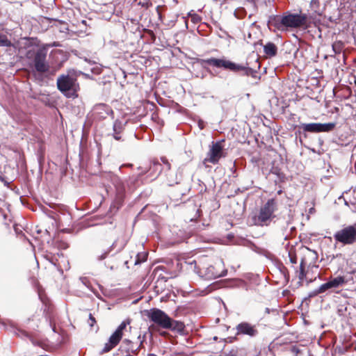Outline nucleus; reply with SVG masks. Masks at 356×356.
<instances>
[{
	"instance_id": "0eeeda50",
	"label": "nucleus",
	"mask_w": 356,
	"mask_h": 356,
	"mask_svg": "<svg viewBox=\"0 0 356 356\" xmlns=\"http://www.w3.org/2000/svg\"><path fill=\"white\" fill-rule=\"evenodd\" d=\"M337 242L343 245H351L356 242V224L346 226L334 234Z\"/></svg>"
},
{
	"instance_id": "f3484780",
	"label": "nucleus",
	"mask_w": 356,
	"mask_h": 356,
	"mask_svg": "<svg viewBox=\"0 0 356 356\" xmlns=\"http://www.w3.org/2000/svg\"><path fill=\"white\" fill-rule=\"evenodd\" d=\"M307 266V262L306 257H303L301 259L300 264V269L296 271L297 276L300 280V282H302L306 277V273L305 271V267Z\"/></svg>"
},
{
	"instance_id": "6e6552de",
	"label": "nucleus",
	"mask_w": 356,
	"mask_h": 356,
	"mask_svg": "<svg viewBox=\"0 0 356 356\" xmlns=\"http://www.w3.org/2000/svg\"><path fill=\"white\" fill-rule=\"evenodd\" d=\"M131 323L130 319L123 321L120 325L117 327L115 331L109 337L108 342L104 345L102 353H105L115 348L120 341L123 337V332L126 329L127 326Z\"/></svg>"
},
{
	"instance_id": "20e7f679",
	"label": "nucleus",
	"mask_w": 356,
	"mask_h": 356,
	"mask_svg": "<svg viewBox=\"0 0 356 356\" xmlns=\"http://www.w3.org/2000/svg\"><path fill=\"white\" fill-rule=\"evenodd\" d=\"M307 17L305 15L290 14L276 20L275 26L284 31L287 28H299L306 24Z\"/></svg>"
},
{
	"instance_id": "4468645a",
	"label": "nucleus",
	"mask_w": 356,
	"mask_h": 356,
	"mask_svg": "<svg viewBox=\"0 0 356 356\" xmlns=\"http://www.w3.org/2000/svg\"><path fill=\"white\" fill-rule=\"evenodd\" d=\"M126 243V241L124 240L118 245V241H115L109 248H108L106 250H104L101 254H97V259L99 261L104 259L105 258H106V257L111 252V251L115 248H118L117 252L121 251L124 248Z\"/></svg>"
},
{
	"instance_id": "423d86ee",
	"label": "nucleus",
	"mask_w": 356,
	"mask_h": 356,
	"mask_svg": "<svg viewBox=\"0 0 356 356\" xmlns=\"http://www.w3.org/2000/svg\"><path fill=\"white\" fill-rule=\"evenodd\" d=\"M147 318L156 326L168 329L172 327L170 324V317L161 309L152 308L146 311Z\"/></svg>"
},
{
	"instance_id": "f03ea898",
	"label": "nucleus",
	"mask_w": 356,
	"mask_h": 356,
	"mask_svg": "<svg viewBox=\"0 0 356 356\" xmlns=\"http://www.w3.org/2000/svg\"><path fill=\"white\" fill-rule=\"evenodd\" d=\"M58 89L67 98H76L79 85L74 75L67 74L60 75L56 81Z\"/></svg>"
},
{
	"instance_id": "dca6fc26",
	"label": "nucleus",
	"mask_w": 356,
	"mask_h": 356,
	"mask_svg": "<svg viewBox=\"0 0 356 356\" xmlns=\"http://www.w3.org/2000/svg\"><path fill=\"white\" fill-rule=\"evenodd\" d=\"M143 340L140 341V344L138 346H134L132 341L129 339H124L123 341V343L127 345V349H126V352H127V353L131 352L136 355L138 353V352L140 349V347L143 345Z\"/></svg>"
},
{
	"instance_id": "cd10ccee",
	"label": "nucleus",
	"mask_w": 356,
	"mask_h": 356,
	"mask_svg": "<svg viewBox=\"0 0 356 356\" xmlns=\"http://www.w3.org/2000/svg\"><path fill=\"white\" fill-rule=\"evenodd\" d=\"M146 257H147V254H145L143 256V259L140 261H138V260L136 261V264H138V263H140L141 261H143L146 259Z\"/></svg>"
},
{
	"instance_id": "bb28decb",
	"label": "nucleus",
	"mask_w": 356,
	"mask_h": 356,
	"mask_svg": "<svg viewBox=\"0 0 356 356\" xmlns=\"http://www.w3.org/2000/svg\"><path fill=\"white\" fill-rule=\"evenodd\" d=\"M95 318L92 316L91 314H90L89 315V319H88V324L90 327H92L94 325V324L95 323Z\"/></svg>"
},
{
	"instance_id": "1a4fd4ad",
	"label": "nucleus",
	"mask_w": 356,
	"mask_h": 356,
	"mask_svg": "<svg viewBox=\"0 0 356 356\" xmlns=\"http://www.w3.org/2000/svg\"><path fill=\"white\" fill-rule=\"evenodd\" d=\"M336 124L333 122L329 123H302L300 125V128L305 132L320 133L328 132L334 129Z\"/></svg>"
},
{
	"instance_id": "c85d7f7f",
	"label": "nucleus",
	"mask_w": 356,
	"mask_h": 356,
	"mask_svg": "<svg viewBox=\"0 0 356 356\" xmlns=\"http://www.w3.org/2000/svg\"><path fill=\"white\" fill-rule=\"evenodd\" d=\"M153 165H154V167H156V170H159V167H160V166H161V165L159 164V162H157V161H156V162H154V163H153Z\"/></svg>"
},
{
	"instance_id": "ddd939ff",
	"label": "nucleus",
	"mask_w": 356,
	"mask_h": 356,
	"mask_svg": "<svg viewBox=\"0 0 356 356\" xmlns=\"http://www.w3.org/2000/svg\"><path fill=\"white\" fill-rule=\"evenodd\" d=\"M237 334H246L250 337H254L257 334L258 331L254 325L243 322L236 326Z\"/></svg>"
},
{
	"instance_id": "39448f33",
	"label": "nucleus",
	"mask_w": 356,
	"mask_h": 356,
	"mask_svg": "<svg viewBox=\"0 0 356 356\" xmlns=\"http://www.w3.org/2000/svg\"><path fill=\"white\" fill-rule=\"evenodd\" d=\"M218 266H220V264L216 266L210 265L207 261V259H204L198 261V267L206 268V271L203 272L200 268V270L196 271V274L206 280H213L222 277L225 275L226 270L218 269Z\"/></svg>"
},
{
	"instance_id": "2eb2a0df",
	"label": "nucleus",
	"mask_w": 356,
	"mask_h": 356,
	"mask_svg": "<svg viewBox=\"0 0 356 356\" xmlns=\"http://www.w3.org/2000/svg\"><path fill=\"white\" fill-rule=\"evenodd\" d=\"M124 124L120 121L115 120L113 124V137L115 140H119L121 139L120 134L124 130Z\"/></svg>"
},
{
	"instance_id": "7ed1b4c3",
	"label": "nucleus",
	"mask_w": 356,
	"mask_h": 356,
	"mask_svg": "<svg viewBox=\"0 0 356 356\" xmlns=\"http://www.w3.org/2000/svg\"><path fill=\"white\" fill-rule=\"evenodd\" d=\"M276 209V202L273 199L268 202L260 209L258 214L251 218V224L257 226L268 225L273 218Z\"/></svg>"
},
{
	"instance_id": "9b49d317",
	"label": "nucleus",
	"mask_w": 356,
	"mask_h": 356,
	"mask_svg": "<svg viewBox=\"0 0 356 356\" xmlns=\"http://www.w3.org/2000/svg\"><path fill=\"white\" fill-rule=\"evenodd\" d=\"M47 54L44 51L40 50L35 55L33 63L37 72L44 73L49 71V66L46 62Z\"/></svg>"
},
{
	"instance_id": "5701e85b",
	"label": "nucleus",
	"mask_w": 356,
	"mask_h": 356,
	"mask_svg": "<svg viewBox=\"0 0 356 356\" xmlns=\"http://www.w3.org/2000/svg\"><path fill=\"white\" fill-rule=\"evenodd\" d=\"M12 42L8 39V37L0 33V47H11Z\"/></svg>"
},
{
	"instance_id": "b1692460",
	"label": "nucleus",
	"mask_w": 356,
	"mask_h": 356,
	"mask_svg": "<svg viewBox=\"0 0 356 356\" xmlns=\"http://www.w3.org/2000/svg\"><path fill=\"white\" fill-rule=\"evenodd\" d=\"M343 48V44L341 42H336L332 44V49L335 54L341 53Z\"/></svg>"
},
{
	"instance_id": "412c9836",
	"label": "nucleus",
	"mask_w": 356,
	"mask_h": 356,
	"mask_svg": "<svg viewBox=\"0 0 356 356\" xmlns=\"http://www.w3.org/2000/svg\"><path fill=\"white\" fill-rule=\"evenodd\" d=\"M170 324L172 327H168V329H171L172 330H177L179 332H181L184 330V325L183 323L177 321H173L170 318Z\"/></svg>"
},
{
	"instance_id": "f257e3e1",
	"label": "nucleus",
	"mask_w": 356,
	"mask_h": 356,
	"mask_svg": "<svg viewBox=\"0 0 356 356\" xmlns=\"http://www.w3.org/2000/svg\"><path fill=\"white\" fill-rule=\"evenodd\" d=\"M202 63L207 64L217 68L228 70L233 72L241 73L242 75L250 76L253 74V70L248 65L237 64L222 57L220 58H210L202 60Z\"/></svg>"
},
{
	"instance_id": "393cba45",
	"label": "nucleus",
	"mask_w": 356,
	"mask_h": 356,
	"mask_svg": "<svg viewBox=\"0 0 356 356\" xmlns=\"http://www.w3.org/2000/svg\"><path fill=\"white\" fill-rule=\"evenodd\" d=\"M288 254H289L290 262L291 264H297L298 259H297V257H296V254L295 252L291 250L289 252Z\"/></svg>"
},
{
	"instance_id": "aec40b11",
	"label": "nucleus",
	"mask_w": 356,
	"mask_h": 356,
	"mask_svg": "<svg viewBox=\"0 0 356 356\" xmlns=\"http://www.w3.org/2000/svg\"><path fill=\"white\" fill-rule=\"evenodd\" d=\"M186 269L187 270H192L196 273V271L200 270L201 267H198V263L195 260H193L191 261H186L185 262ZM202 271H206V268H202Z\"/></svg>"
},
{
	"instance_id": "a878e982",
	"label": "nucleus",
	"mask_w": 356,
	"mask_h": 356,
	"mask_svg": "<svg viewBox=\"0 0 356 356\" xmlns=\"http://www.w3.org/2000/svg\"><path fill=\"white\" fill-rule=\"evenodd\" d=\"M161 160L163 162V163L166 166V168L168 170H170L171 166L168 159L165 157H161Z\"/></svg>"
},
{
	"instance_id": "f8f14e48",
	"label": "nucleus",
	"mask_w": 356,
	"mask_h": 356,
	"mask_svg": "<svg viewBox=\"0 0 356 356\" xmlns=\"http://www.w3.org/2000/svg\"><path fill=\"white\" fill-rule=\"evenodd\" d=\"M92 113L95 118L102 120L113 114V110L106 104H99L93 107Z\"/></svg>"
},
{
	"instance_id": "6ab92c4d",
	"label": "nucleus",
	"mask_w": 356,
	"mask_h": 356,
	"mask_svg": "<svg viewBox=\"0 0 356 356\" xmlns=\"http://www.w3.org/2000/svg\"><path fill=\"white\" fill-rule=\"evenodd\" d=\"M331 286L332 289L339 288L346 283V280L343 276H338L334 278H332L330 280Z\"/></svg>"
},
{
	"instance_id": "c756f323",
	"label": "nucleus",
	"mask_w": 356,
	"mask_h": 356,
	"mask_svg": "<svg viewBox=\"0 0 356 356\" xmlns=\"http://www.w3.org/2000/svg\"><path fill=\"white\" fill-rule=\"evenodd\" d=\"M307 252H308V254H309V256H310V257H314V252H311V251H309V250H307Z\"/></svg>"
},
{
	"instance_id": "4be33fe9",
	"label": "nucleus",
	"mask_w": 356,
	"mask_h": 356,
	"mask_svg": "<svg viewBox=\"0 0 356 356\" xmlns=\"http://www.w3.org/2000/svg\"><path fill=\"white\" fill-rule=\"evenodd\" d=\"M332 289L330 281L321 284L318 289L314 291V294L317 295L325 292L326 291Z\"/></svg>"
},
{
	"instance_id": "9d476101",
	"label": "nucleus",
	"mask_w": 356,
	"mask_h": 356,
	"mask_svg": "<svg viewBox=\"0 0 356 356\" xmlns=\"http://www.w3.org/2000/svg\"><path fill=\"white\" fill-rule=\"evenodd\" d=\"M222 156V146L220 142L213 143L207 153V158L204 161L213 164L218 162Z\"/></svg>"
},
{
	"instance_id": "a211bd4d",
	"label": "nucleus",
	"mask_w": 356,
	"mask_h": 356,
	"mask_svg": "<svg viewBox=\"0 0 356 356\" xmlns=\"http://www.w3.org/2000/svg\"><path fill=\"white\" fill-rule=\"evenodd\" d=\"M264 51L268 56L273 57L277 54V48L274 43L269 42L264 46Z\"/></svg>"
}]
</instances>
